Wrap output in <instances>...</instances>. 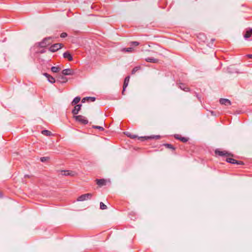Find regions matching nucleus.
Listing matches in <instances>:
<instances>
[{"label":"nucleus","mask_w":252,"mask_h":252,"mask_svg":"<svg viewBox=\"0 0 252 252\" xmlns=\"http://www.w3.org/2000/svg\"><path fill=\"white\" fill-rule=\"evenodd\" d=\"M93 196V194L91 193L82 194L78 197L77 201H83L88 199H90Z\"/></svg>","instance_id":"3"},{"label":"nucleus","mask_w":252,"mask_h":252,"mask_svg":"<svg viewBox=\"0 0 252 252\" xmlns=\"http://www.w3.org/2000/svg\"><path fill=\"white\" fill-rule=\"evenodd\" d=\"M252 35V29L250 30L247 31L246 33L244 35L245 38L247 39L250 37Z\"/></svg>","instance_id":"18"},{"label":"nucleus","mask_w":252,"mask_h":252,"mask_svg":"<svg viewBox=\"0 0 252 252\" xmlns=\"http://www.w3.org/2000/svg\"><path fill=\"white\" fill-rule=\"evenodd\" d=\"M82 104H79L75 106L74 109L72 110V113L74 115L78 114L79 111L81 110Z\"/></svg>","instance_id":"10"},{"label":"nucleus","mask_w":252,"mask_h":252,"mask_svg":"<svg viewBox=\"0 0 252 252\" xmlns=\"http://www.w3.org/2000/svg\"><path fill=\"white\" fill-rule=\"evenodd\" d=\"M51 70L54 73H57L60 71L61 68L58 66H52Z\"/></svg>","instance_id":"23"},{"label":"nucleus","mask_w":252,"mask_h":252,"mask_svg":"<svg viewBox=\"0 0 252 252\" xmlns=\"http://www.w3.org/2000/svg\"><path fill=\"white\" fill-rule=\"evenodd\" d=\"M40 53H44V51H41L40 52Z\"/></svg>","instance_id":"39"},{"label":"nucleus","mask_w":252,"mask_h":252,"mask_svg":"<svg viewBox=\"0 0 252 252\" xmlns=\"http://www.w3.org/2000/svg\"><path fill=\"white\" fill-rule=\"evenodd\" d=\"M67 36V34L66 32H62L60 35V36L62 38H64V37H66Z\"/></svg>","instance_id":"33"},{"label":"nucleus","mask_w":252,"mask_h":252,"mask_svg":"<svg viewBox=\"0 0 252 252\" xmlns=\"http://www.w3.org/2000/svg\"><path fill=\"white\" fill-rule=\"evenodd\" d=\"M220 103L222 105H224L225 106L231 105V101L226 98H220Z\"/></svg>","instance_id":"11"},{"label":"nucleus","mask_w":252,"mask_h":252,"mask_svg":"<svg viewBox=\"0 0 252 252\" xmlns=\"http://www.w3.org/2000/svg\"><path fill=\"white\" fill-rule=\"evenodd\" d=\"M140 69V66H136V67H134L131 71V74H135Z\"/></svg>","instance_id":"26"},{"label":"nucleus","mask_w":252,"mask_h":252,"mask_svg":"<svg viewBox=\"0 0 252 252\" xmlns=\"http://www.w3.org/2000/svg\"><path fill=\"white\" fill-rule=\"evenodd\" d=\"M95 181L97 185L100 187H102L106 185V181L104 179H96Z\"/></svg>","instance_id":"16"},{"label":"nucleus","mask_w":252,"mask_h":252,"mask_svg":"<svg viewBox=\"0 0 252 252\" xmlns=\"http://www.w3.org/2000/svg\"><path fill=\"white\" fill-rule=\"evenodd\" d=\"M63 173V175L64 176H73L75 174V172L74 171H70V170H64L62 171Z\"/></svg>","instance_id":"15"},{"label":"nucleus","mask_w":252,"mask_h":252,"mask_svg":"<svg viewBox=\"0 0 252 252\" xmlns=\"http://www.w3.org/2000/svg\"><path fill=\"white\" fill-rule=\"evenodd\" d=\"M86 98H87V101L90 100L92 102L94 101L96 99L95 97H91V96L86 97Z\"/></svg>","instance_id":"29"},{"label":"nucleus","mask_w":252,"mask_h":252,"mask_svg":"<svg viewBox=\"0 0 252 252\" xmlns=\"http://www.w3.org/2000/svg\"><path fill=\"white\" fill-rule=\"evenodd\" d=\"M41 133L46 136H50L52 135V132L48 130H43L42 131Z\"/></svg>","instance_id":"24"},{"label":"nucleus","mask_w":252,"mask_h":252,"mask_svg":"<svg viewBox=\"0 0 252 252\" xmlns=\"http://www.w3.org/2000/svg\"><path fill=\"white\" fill-rule=\"evenodd\" d=\"M160 136L159 135H152L150 136H142L138 137L139 139H141L142 141H144L148 139H159Z\"/></svg>","instance_id":"8"},{"label":"nucleus","mask_w":252,"mask_h":252,"mask_svg":"<svg viewBox=\"0 0 252 252\" xmlns=\"http://www.w3.org/2000/svg\"><path fill=\"white\" fill-rule=\"evenodd\" d=\"M145 61L148 63H157L158 62V60L157 59H155L153 57H149L145 59Z\"/></svg>","instance_id":"17"},{"label":"nucleus","mask_w":252,"mask_h":252,"mask_svg":"<svg viewBox=\"0 0 252 252\" xmlns=\"http://www.w3.org/2000/svg\"><path fill=\"white\" fill-rule=\"evenodd\" d=\"M163 146L166 147V148L172 150V151H175L176 150V148L171 144L165 143L163 144Z\"/></svg>","instance_id":"20"},{"label":"nucleus","mask_w":252,"mask_h":252,"mask_svg":"<svg viewBox=\"0 0 252 252\" xmlns=\"http://www.w3.org/2000/svg\"><path fill=\"white\" fill-rule=\"evenodd\" d=\"M62 44L56 43L52 45L49 49V51L52 52H55L62 47Z\"/></svg>","instance_id":"4"},{"label":"nucleus","mask_w":252,"mask_h":252,"mask_svg":"<svg viewBox=\"0 0 252 252\" xmlns=\"http://www.w3.org/2000/svg\"><path fill=\"white\" fill-rule=\"evenodd\" d=\"M43 75L45 76L47 78H48L50 75H49L47 73H43Z\"/></svg>","instance_id":"35"},{"label":"nucleus","mask_w":252,"mask_h":252,"mask_svg":"<svg viewBox=\"0 0 252 252\" xmlns=\"http://www.w3.org/2000/svg\"><path fill=\"white\" fill-rule=\"evenodd\" d=\"M2 197V193L1 191H0V198H1Z\"/></svg>","instance_id":"38"},{"label":"nucleus","mask_w":252,"mask_h":252,"mask_svg":"<svg viewBox=\"0 0 252 252\" xmlns=\"http://www.w3.org/2000/svg\"><path fill=\"white\" fill-rule=\"evenodd\" d=\"M52 37H47L44 38L42 41L39 42L38 46L41 48L49 45L52 42Z\"/></svg>","instance_id":"1"},{"label":"nucleus","mask_w":252,"mask_h":252,"mask_svg":"<svg viewBox=\"0 0 252 252\" xmlns=\"http://www.w3.org/2000/svg\"><path fill=\"white\" fill-rule=\"evenodd\" d=\"M64 76L62 73L59 74L57 77V81L61 83H66L67 81V79Z\"/></svg>","instance_id":"7"},{"label":"nucleus","mask_w":252,"mask_h":252,"mask_svg":"<svg viewBox=\"0 0 252 252\" xmlns=\"http://www.w3.org/2000/svg\"><path fill=\"white\" fill-rule=\"evenodd\" d=\"M92 127L95 129H98L99 130V131H102L104 130V128L100 126H93Z\"/></svg>","instance_id":"27"},{"label":"nucleus","mask_w":252,"mask_h":252,"mask_svg":"<svg viewBox=\"0 0 252 252\" xmlns=\"http://www.w3.org/2000/svg\"><path fill=\"white\" fill-rule=\"evenodd\" d=\"M62 73L64 75H71L73 74L74 71L71 69L66 68L63 69Z\"/></svg>","instance_id":"13"},{"label":"nucleus","mask_w":252,"mask_h":252,"mask_svg":"<svg viewBox=\"0 0 252 252\" xmlns=\"http://www.w3.org/2000/svg\"><path fill=\"white\" fill-rule=\"evenodd\" d=\"M49 159V157H41L40 158V161L42 162H45L46 161H47V160H48Z\"/></svg>","instance_id":"30"},{"label":"nucleus","mask_w":252,"mask_h":252,"mask_svg":"<svg viewBox=\"0 0 252 252\" xmlns=\"http://www.w3.org/2000/svg\"><path fill=\"white\" fill-rule=\"evenodd\" d=\"M174 137L175 139L180 140L181 141L186 143L189 140V138L187 137H182L179 134L174 135Z\"/></svg>","instance_id":"12"},{"label":"nucleus","mask_w":252,"mask_h":252,"mask_svg":"<svg viewBox=\"0 0 252 252\" xmlns=\"http://www.w3.org/2000/svg\"><path fill=\"white\" fill-rule=\"evenodd\" d=\"M63 58H64L65 59H67L69 61H71L73 60V58H72V55L68 51H66L63 54Z\"/></svg>","instance_id":"14"},{"label":"nucleus","mask_w":252,"mask_h":252,"mask_svg":"<svg viewBox=\"0 0 252 252\" xmlns=\"http://www.w3.org/2000/svg\"><path fill=\"white\" fill-rule=\"evenodd\" d=\"M73 118L76 122L81 124L86 125L89 122L86 117L82 115L74 116Z\"/></svg>","instance_id":"2"},{"label":"nucleus","mask_w":252,"mask_h":252,"mask_svg":"<svg viewBox=\"0 0 252 252\" xmlns=\"http://www.w3.org/2000/svg\"><path fill=\"white\" fill-rule=\"evenodd\" d=\"M133 48L132 47H128V48H123L121 51L122 52H129V53H130V52H133Z\"/></svg>","instance_id":"22"},{"label":"nucleus","mask_w":252,"mask_h":252,"mask_svg":"<svg viewBox=\"0 0 252 252\" xmlns=\"http://www.w3.org/2000/svg\"><path fill=\"white\" fill-rule=\"evenodd\" d=\"M127 136L132 139H135L137 137V136L134 134H132L130 133L126 134Z\"/></svg>","instance_id":"31"},{"label":"nucleus","mask_w":252,"mask_h":252,"mask_svg":"<svg viewBox=\"0 0 252 252\" xmlns=\"http://www.w3.org/2000/svg\"><path fill=\"white\" fill-rule=\"evenodd\" d=\"M247 56L250 59H252V54H248Z\"/></svg>","instance_id":"37"},{"label":"nucleus","mask_w":252,"mask_h":252,"mask_svg":"<svg viewBox=\"0 0 252 252\" xmlns=\"http://www.w3.org/2000/svg\"><path fill=\"white\" fill-rule=\"evenodd\" d=\"M81 98L79 96H76L75 97L72 101L71 102V105H75L77 104L80 101Z\"/></svg>","instance_id":"21"},{"label":"nucleus","mask_w":252,"mask_h":252,"mask_svg":"<svg viewBox=\"0 0 252 252\" xmlns=\"http://www.w3.org/2000/svg\"><path fill=\"white\" fill-rule=\"evenodd\" d=\"M130 77L129 76H126L124 80V84H123V91H122V94L123 95L125 94V91L126 89V88L128 86L129 81Z\"/></svg>","instance_id":"9"},{"label":"nucleus","mask_w":252,"mask_h":252,"mask_svg":"<svg viewBox=\"0 0 252 252\" xmlns=\"http://www.w3.org/2000/svg\"><path fill=\"white\" fill-rule=\"evenodd\" d=\"M100 208L102 210H105L107 209V206L103 202L100 203Z\"/></svg>","instance_id":"28"},{"label":"nucleus","mask_w":252,"mask_h":252,"mask_svg":"<svg viewBox=\"0 0 252 252\" xmlns=\"http://www.w3.org/2000/svg\"><path fill=\"white\" fill-rule=\"evenodd\" d=\"M226 161L230 163L238 165H244V162L242 161L237 160L233 158H226Z\"/></svg>","instance_id":"6"},{"label":"nucleus","mask_w":252,"mask_h":252,"mask_svg":"<svg viewBox=\"0 0 252 252\" xmlns=\"http://www.w3.org/2000/svg\"><path fill=\"white\" fill-rule=\"evenodd\" d=\"M216 155L220 157H228L231 155L230 153H229L226 151H220L219 149H216L215 151Z\"/></svg>","instance_id":"5"},{"label":"nucleus","mask_w":252,"mask_h":252,"mask_svg":"<svg viewBox=\"0 0 252 252\" xmlns=\"http://www.w3.org/2000/svg\"><path fill=\"white\" fill-rule=\"evenodd\" d=\"M47 79L48 81L52 84H53L56 82L55 79L51 75L49 76Z\"/></svg>","instance_id":"25"},{"label":"nucleus","mask_w":252,"mask_h":252,"mask_svg":"<svg viewBox=\"0 0 252 252\" xmlns=\"http://www.w3.org/2000/svg\"><path fill=\"white\" fill-rule=\"evenodd\" d=\"M130 45L131 46H136L139 45V43L137 41H132L130 43Z\"/></svg>","instance_id":"32"},{"label":"nucleus","mask_w":252,"mask_h":252,"mask_svg":"<svg viewBox=\"0 0 252 252\" xmlns=\"http://www.w3.org/2000/svg\"><path fill=\"white\" fill-rule=\"evenodd\" d=\"M25 177H29V175H25Z\"/></svg>","instance_id":"40"},{"label":"nucleus","mask_w":252,"mask_h":252,"mask_svg":"<svg viewBox=\"0 0 252 252\" xmlns=\"http://www.w3.org/2000/svg\"><path fill=\"white\" fill-rule=\"evenodd\" d=\"M179 87L182 90L185 92H189V88L188 87H185V85L183 83H180L179 85Z\"/></svg>","instance_id":"19"},{"label":"nucleus","mask_w":252,"mask_h":252,"mask_svg":"<svg viewBox=\"0 0 252 252\" xmlns=\"http://www.w3.org/2000/svg\"><path fill=\"white\" fill-rule=\"evenodd\" d=\"M195 95L197 97L198 99L201 101V96L197 93H195Z\"/></svg>","instance_id":"34"},{"label":"nucleus","mask_w":252,"mask_h":252,"mask_svg":"<svg viewBox=\"0 0 252 252\" xmlns=\"http://www.w3.org/2000/svg\"><path fill=\"white\" fill-rule=\"evenodd\" d=\"M87 100V98H86V97H84L82 99V103H84L86 102V101Z\"/></svg>","instance_id":"36"}]
</instances>
